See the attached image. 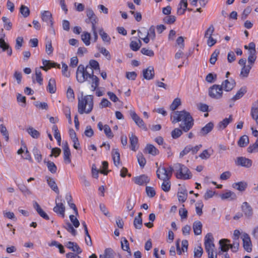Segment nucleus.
Wrapping results in <instances>:
<instances>
[{"instance_id": "f257e3e1", "label": "nucleus", "mask_w": 258, "mask_h": 258, "mask_svg": "<svg viewBox=\"0 0 258 258\" xmlns=\"http://www.w3.org/2000/svg\"><path fill=\"white\" fill-rule=\"evenodd\" d=\"M172 123L181 121L180 127L184 132H188L194 125V119L190 113L185 111H176L171 115Z\"/></svg>"}, {"instance_id": "f03ea898", "label": "nucleus", "mask_w": 258, "mask_h": 258, "mask_svg": "<svg viewBox=\"0 0 258 258\" xmlns=\"http://www.w3.org/2000/svg\"><path fill=\"white\" fill-rule=\"evenodd\" d=\"M93 96L83 95L78 97V111L80 114L90 113L93 108Z\"/></svg>"}, {"instance_id": "7ed1b4c3", "label": "nucleus", "mask_w": 258, "mask_h": 258, "mask_svg": "<svg viewBox=\"0 0 258 258\" xmlns=\"http://www.w3.org/2000/svg\"><path fill=\"white\" fill-rule=\"evenodd\" d=\"M204 245L208 258H217V252L215 251V246L214 238L211 233H208L205 237Z\"/></svg>"}, {"instance_id": "20e7f679", "label": "nucleus", "mask_w": 258, "mask_h": 258, "mask_svg": "<svg viewBox=\"0 0 258 258\" xmlns=\"http://www.w3.org/2000/svg\"><path fill=\"white\" fill-rule=\"evenodd\" d=\"M175 174L178 179L187 180L190 179L192 174L184 165L177 163L174 164Z\"/></svg>"}, {"instance_id": "39448f33", "label": "nucleus", "mask_w": 258, "mask_h": 258, "mask_svg": "<svg viewBox=\"0 0 258 258\" xmlns=\"http://www.w3.org/2000/svg\"><path fill=\"white\" fill-rule=\"evenodd\" d=\"M88 69H89V66H86L85 68L82 64L78 66L76 72V78L79 83H82L87 81L90 77V75L94 74L93 70L89 71Z\"/></svg>"}, {"instance_id": "423d86ee", "label": "nucleus", "mask_w": 258, "mask_h": 258, "mask_svg": "<svg viewBox=\"0 0 258 258\" xmlns=\"http://www.w3.org/2000/svg\"><path fill=\"white\" fill-rule=\"evenodd\" d=\"M209 96L215 99H220L222 97L223 88L219 85H213L209 89Z\"/></svg>"}, {"instance_id": "0eeeda50", "label": "nucleus", "mask_w": 258, "mask_h": 258, "mask_svg": "<svg viewBox=\"0 0 258 258\" xmlns=\"http://www.w3.org/2000/svg\"><path fill=\"white\" fill-rule=\"evenodd\" d=\"M214 30L215 28L214 26L213 25H211L205 33L204 37L207 39V43L210 47L213 46L217 42V40L212 37V35Z\"/></svg>"}, {"instance_id": "6e6552de", "label": "nucleus", "mask_w": 258, "mask_h": 258, "mask_svg": "<svg viewBox=\"0 0 258 258\" xmlns=\"http://www.w3.org/2000/svg\"><path fill=\"white\" fill-rule=\"evenodd\" d=\"M130 115L137 125L145 131L147 130V126L143 120L138 116L134 110H131L130 111Z\"/></svg>"}, {"instance_id": "1a4fd4ad", "label": "nucleus", "mask_w": 258, "mask_h": 258, "mask_svg": "<svg viewBox=\"0 0 258 258\" xmlns=\"http://www.w3.org/2000/svg\"><path fill=\"white\" fill-rule=\"evenodd\" d=\"M156 174L158 178L162 180L171 178V174L168 173L166 168L164 166L159 167L156 171Z\"/></svg>"}, {"instance_id": "9d476101", "label": "nucleus", "mask_w": 258, "mask_h": 258, "mask_svg": "<svg viewBox=\"0 0 258 258\" xmlns=\"http://www.w3.org/2000/svg\"><path fill=\"white\" fill-rule=\"evenodd\" d=\"M241 210L247 218L250 219L252 217L253 214V209L247 202H244L242 203Z\"/></svg>"}, {"instance_id": "9b49d317", "label": "nucleus", "mask_w": 258, "mask_h": 258, "mask_svg": "<svg viewBox=\"0 0 258 258\" xmlns=\"http://www.w3.org/2000/svg\"><path fill=\"white\" fill-rule=\"evenodd\" d=\"M243 246L244 249L248 252L252 251V243L249 235L244 233L242 236Z\"/></svg>"}, {"instance_id": "f8f14e48", "label": "nucleus", "mask_w": 258, "mask_h": 258, "mask_svg": "<svg viewBox=\"0 0 258 258\" xmlns=\"http://www.w3.org/2000/svg\"><path fill=\"white\" fill-rule=\"evenodd\" d=\"M235 163L237 165L245 168H249L252 165V161L251 159L245 157H239L237 158Z\"/></svg>"}, {"instance_id": "ddd939ff", "label": "nucleus", "mask_w": 258, "mask_h": 258, "mask_svg": "<svg viewBox=\"0 0 258 258\" xmlns=\"http://www.w3.org/2000/svg\"><path fill=\"white\" fill-rule=\"evenodd\" d=\"M41 18L42 20L46 23L47 25L52 27L53 25L52 18L51 13L48 11H43L41 12Z\"/></svg>"}, {"instance_id": "4468645a", "label": "nucleus", "mask_w": 258, "mask_h": 258, "mask_svg": "<svg viewBox=\"0 0 258 258\" xmlns=\"http://www.w3.org/2000/svg\"><path fill=\"white\" fill-rule=\"evenodd\" d=\"M230 242V240L227 239H222L219 241L220 251L218 252L219 254H222L221 252H227L230 248L231 244Z\"/></svg>"}, {"instance_id": "2eb2a0df", "label": "nucleus", "mask_w": 258, "mask_h": 258, "mask_svg": "<svg viewBox=\"0 0 258 258\" xmlns=\"http://www.w3.org/2000/svg\"><path fill=\"white\" fill-rule=\"evenodd\" d=\"M63 151L64 161L66 164H70L71 162V152L67 142L63 144Z\"/></svg>"}, {"instance_id": "dca6fc26", "label": "nucleus", "mask_w": 258, "mask_h": 258, "mask_svg": "<svg viewBox=\"0 0 258 258\" xmlns=\"http://www.w3.org/2000/svg\"><path fill=\"white\" fill-rule=\"evenodd\" d=\"M65 206L61 203H57V200H55V206L53 208V211L57 214H59L62 218L64 217Z\"/></svg>"}, {"instance_id": "f3484780", "label": "nucleus", "mask_w": 258, "mask_h": 258, "mask_svg": "<svg viewBox=\"0 0 258 258\" xmlns=\"http://www.w3.org/2000/svg\"><path fill=\"white\" fill-rule=\"evenodd\" d=\"M43 66H41L40 68L47 71L48 69H50L51 68H54L57 67L58 68H60V64H57L55 62H53L50 60H47L45 59L42 60Z\"/></svg>"}, {"instance_id": "a211bd4d", "label": "nucleus", "mask_w": 258, "mask_h": 258, "mask_svg": "<svg viewBox=\"0 0 258 258\" xmlns=\"http://www.w3.org/2000/svg\"><path fill=\"white\" fill-rule=\"evenodd\" d=\"M235 83L234 80L231 79L230 80H226L222 84L221 87L223 89L226 91H231L235 86Z\"/></svg>"}, {"instance_id": "6ab92c4d", "label": "nucleus", "mask_w": 258, "mask_h": 258, "mask_svg": "<svg viewBox=\"0 0 258 258\" xmlns=\"http://www.w3.org/2000/svg\"><path fill=\"white\" fill-rule=\"evenodd\" d=\"M133 180L136 184L140 185H142L148 183L150 181V179L148 177L144 174L139 176H136L133 178Z\"/></svg>"}, {"instance_id": "aec40b11", "label": "nucleus", "mask_w": 258, "mask_h": 258, "mask_svg": "<svg viewBox=\"0 0 258 258\" xmlns=\"http://www.w3.org/2000/svg\"><path fill=\"white\" fill-rule=\"evenodd\" d=\"M232 120L233 118L232 115H230L228 118H224L218 124L217 126L218 130L219 131L224 130Z\"/></svg>"}, {"instance_id": "412c9836", "label": "nucleus", "mask_w": 258, "mask_h": 258, "mask_svg": "<svg viewBox=\"0 0 258 258\" xmlns=\"http://www.w3.org/2000/svg\"><path fill=\"white\" fill-rule=\"evenodd\" d=\"M144 78L146 80H151L154 77V70L153 67H149L143 71Z\"/></svg>"}, {"instance_id": "4be33fe9", "label": "nucleus", "mask_w": 258, "mask_h": 258, "mask_svg": "<svg viewBox=\"0 0 258 258\" xmlns=\"http://www.w3.org/2000/svg\"><path fill=\"white\" fill-rule=\"evenodd\" d=\"M130 143V148L133 151H136L137 149V144L138 143V138L133 133L129 134L128 135Z\"/></svg>"}, {"instance_id": "5701e85b", "label": "nucleus", "mask_w": 258, "mask_h": 258, "mask_svg": "<svg viewBox=\"0 0 258 258\" xmlns=\"http://www.w3.org/2000/svg\"><path fill=\"white\" fill-rule=\"evenodd\" d=\"M188 241L187 240H183L182 241V248H180L179 241L177 240L176 242V250L178 254H181L182 252L186 251L188 248Z\"/></svg>"}, {"instance_id": "b1692460", "label": "nucleus", "mask_w": 258, "mask_h": 258, "mask_svg": "<svg viewBox=\"0 0 258 258\" xmlns=\"http://www.w3.org/2000/svg\"><path fill=\"white\" fill-rule=\"evenodd\" d=\"M214 124L212 122L208 123L205 126L202 127L199 132V135L204 136L209 133L213 128Z\"/></svg>"}, {"instance_id": "393cba45", "label": "nucleus", "mask_w": 258, "mask_h": 258, "mask_svg": "<svg viewBox=\"0 0 258 258\" xmlns=\"http://www.w3.org/2000/svg\"><path fill=\"white\" fill-rule=\"evenodd\" d=\"M187 6V0H181L177 10V13L179 15L183 14Z\"/></svg>"}, {"instance_id": "a878e982", "label": "nucleus", "mask_w": 258, "mask_h": 258, "mask_svg": "<svg viewBox=\"0 0 258 258\" xmlns=\"http://www.w3.org/2000/svg\"><path fill=\"white\" fill-rule=\"evenodd\" d=\"M47 184L49 186V187L51 188L52 190H53L54 191H55L56 193L58 194L59 193V189L58 188L55 183V181L54 179L52 178H51L49 176H46L45 177Z\"/></svg>"}, {"instance_id": "bb28decb", "label": "nucleus", "mask_w": 258, "mask_h": 258, "mask_svg": "<svg viewBox=\"0 0 258 258\" xmlns=\"http://www.w3.org/2000/svg\"><path fill=\"white\" fill-rule=\"evenodd\" d=\"M203 225L200 221H196L194 222L192 228L195 235H199L202 233Z\"/></svg>"}, {"instance_id": "cd10ccee", "label": "nucleus", "mask_w": 258, "mask_h": 258, "mask_svg": "<svg viewBox=\"0 0 258 258\" xmlns=\"http://www.w3.org/2000/svg\"><path fill=\"white\" fill-rule=\"evenodd\" d=\"M112 157L114 164L118 166L120 164V154L117 149H114L112 151Z\"/></svg>"}, {"instance_id": "c85d7f7f", "label": "nucleus", "mask_w": 258, "mask_h": 258, "mask_svg": "<svg viewBox=\"0 0 258 258\" xmlns=\"http://www.w3.org/2000/svg\"><path fill=\"white\" fill-rule=\"evenodd\" d=\"M47 91L51 94L55 93L56 90L55 80L51 78L48 82V85L47 86Z\"/></svg>"}, {"instance_id": "c756f323", "label": "nucleus", "mask_w": 258, "mask_h": 258, "mask_svg": "<svg viewBox=\"0 0 258 258\" xmlns=\"http://www.w3.org/2000/svg\"><path fill=\"white\" fill-rule=\"evenodd\" d=\"M247 186V183L245 181H240L234 183L232 187L240 191H244Z\"/></svg>"}, {"instance_id": "7c9ffc66", "label": "nucleus", "mask_w": 258, "mask_h": 258, "mask_svg": "<svg viewBox=\"0 0 258 258\" xmlns=\"http://www.w3.org/2000/svg\"><path fill=\"white\" fill-rule=\"evenodd\" d=\"M221 198L222 200L228 199L229 200H235L237 198L236 195L233 191H227L221 195Z\"/></svg>"}, {"instance_id": "2f4dec72", "label": "nucleus", "mask_w": 258, "mask_h": 258, "mask_svg": "<svg viewBox=\"0 0 258 258\" xmlns=\"http://www.w3.org/2000/svg\"><path fill=\"white\" fill-rule=\"evenodd\" d=\"M115 252L110 248H106L104 253L103 254L100 255V258H114L115 256Z\"/></svg>"}, {"instance_id": "473e14b6", "label": "nucleus", "mask_w": 258, "mask_h": 258, "mask_svg": "<svg viewBox=\"0 0 258 258\" xmlns=\"http://www.w3.org/2000/svg\"><path fill=\"white\" fill-rule=\"evenodd\" d=\"M252 67V66L249 64L243 66L240 72V76L241 78H247L248 76Z\"/></svg>"}, {"instance_id": "72a5a7b5", "label": "nucleus", "mask_w": 258, "mask_h": 258, "mask_svg": "<svg viewBox=\"0 0 258 258\" xmlns=\"http://www.w3.org/2000/svg\"><path fill=\"white\" fill-rule=\"evenodd\" d=\"M177 196L179 202H184L187 197V192L186 189L181 188L178 192Z\"/></svg>"}, {"instance_id": "f704fd0d", "label": "nucleus", "mask_w": 258, "mask_h": 258, "mask_svg": "<svg viewBox=\"0 0 258 258\" xmlns=\"http://www.w3.org/2000/svg\"><path fill=\"white\" fill-rule=\"evenodd\" d=\"M248 54L249 55L247 59L248 63V64L252 66L256 58V50H253L252 51H249Z\"/></svg>"}, {"instance_id": "c9c22d12", "label": "nucleus", "mask_w": 258, "mask_h": 258, "mask_svg": "<svg viewBox=\"0 0 258 258\" xmlns=\"http://www.w3.org/2000/svg\"><path fill=\"white\" fill-rule=\"evenodd\" d=\"M90 76L89 79H91V87L92 90L94 91L99 86V79L96 76L94 75V74H92Z\"/></svg>"}, {"instance_id": "e433bc0d", "label": "nucleus", "mask_w": 258, "mask_h": 258, "mask_svg": "<svg viewBox=\"0 0 258 258\" xmlns=\"http://www.w3.org/2000/svg\"><path fill=\"white\" fill-rule=\"evenodd\" d=\"M146 151L153 156L158 155L159 153V150L152 145H148L146 148Z\"/></svg>"}, {"instance_id": "4c0bfd02", "label": "nucleus", "mask_w": 258, "mask_h": 258, "mask_svg": "<svg viewBox=\"0 0 258 258\" xmlns=\"http://www.w3.org/2000/svg\"><path fill=\"white\" fill-rule=\"evenodd\" d=\"M91 35L87 32H83L81 35V39L86 46L90 44Z\"/></svg>"}, {"instance_id": "58836bf2", "label": "nucleus", "mask_w": 258, "mask_h": 258, "mask_svg": "<svg viewBox=\"0 0 258 258\" xmlns=\"http://www.w3.org/2000/svg\"><path fill=\"white\" fill-rule=\"evenodd\" d=\"M98 32L101 37L102 40L104 42L109 43L111 40L110 37L109 35L103 31V29L101 27L99 29Z\"/></svg>"}, {"instance_id": "ea45409f", "label": "nucleus", "mask_w": 258, "mask_h": 258, "mask_svg": "<svg viewBox=\"0 0 258 258\" xmlns=\"http://www.w3.org/2000/svg\"><path fill=\"white\" fill-rule=\"evenodd\" d=\"M249 142L248 136L244 135L241 137L238 141V145L240 147H245Z\"/></svg>"}, {"instance_id": "a19ab883", "label": "nucleus", "mask_w": 258, "mask_h": 258, "mask_svg": "<svg viewBox=\"0 0 258 258\" xmlns=\"http://www.w3.org/2000/svg\"><path fill=\"white\" fill-rule=\"evenodd\" d=\"M87 66H89V69L88 70L89 71L91 70H99L100 67L99 63L97 61L94 60V59H91L89 61V64Z\"/></svg>"}, {"instance_id": "79ce46f5", "label": "nucleus", "mask_w": 258, "mask_h": 258, "mask_svg": "<svg viewBox=\"0 0 258 258\" xmlns=\"http://www.w3.org/2000/svg\"><path fill=\"white\" fill-rule=\"evenodd\" d=\"M247 151L249 153L258 152V137L255 143L247 148Z\"/></svg>"}, {"instance_id": "37998d69", "label": "nucleus", "mask_w": 258, "mask_h": 258, "mask_svg": "<svg viewBox=\"0 0 258 258\" xmlns=\"http://www.w3.org/2000/svg\"><path fill=\"white\" fill-rule=\"evenodd\" d=\"M170 179L163 180V182L161 185L162 189L165 192H168L171 187Z\"/></svg>"}, {"instance_id": "c03bdc74", "label": "nucleus", "mask_w": 258, "mask_h": 258, "mask_svg": "<svg viewBox=\"0 0 258 258\" xmlns=\"http://www.w3.org/2000/svg\"><path fill=\"white\" fill-rule=\"evenodd\" d=\"M246 90L245 89L241 88L240 89L236 94L232 98L231 100L235 101L241 98L245 93Z\"/></svg>"}, {"instance_id": "a18cd8bd", "label": "nucleus", "mask_w": 258, "mask_h": 258, "mask_svg": "<svg viewBox=\"0 0 258 258\" xmlns=\"http://www.w3.org/2000/svg\"><path fill=\"white\" fill-rule=\"evenodd\" d=\"M63 227L69 232L71 233L73 236H76L77 235V231L74 228L72 225L69 222H67Z\"/></svg>"}, {"instance_id": "49530a36", "label": "nucleus", "mask_w": 258, "mask_h": 258, "mask_svg": "<svg viewBox=\"0 0 258 258\" xmlns=\"http://www.w3.org/2000/svg\"><path fill=\"white\" fill-rule=\"evenodd\" d=\"M48 170L52 173H55L57 171V167L55 164L51 161L45 162Z\"/></svg>"}, {"instance_id": "de8ad7c7", "label": "nucleus", "mask_w": 258, "mask_h": 258, "mask_svg": "<svg viewBox=\"0 0 258 258\" xmlns=\"http://www.w3.org/2000/svg\"><path fill=\"white\" fill-rule=\"evenodd\" d=\"M141 44H142L141 41L140 40H139V42H137V41H131L130 46L131 49L132 50L136 51L138 50L139 49V48L141 47Z\"/></svg>"}, {"instance_id": "09e8293b", "label": "nucleus", "mask_w": 258, "mask_h": 258, "mask_svg": "<svg viewBox=\"0 0 258 258\" xmlns=\"http://www.w3.org/2000/svg\"><path fill=\"white\" fill-rule=\"evenodd\" d=\"M138 163L141 167H144L146 163V160L141 153H139L137 156Z\"/></svg>"}, {"instance_id": "8fccbe9b", "label": "nucleus", "mask_w": 258, "mask_h": 258, "mask_svg": "<svg viewBox=\"0 0 258 258\" xmlns=\"http://www.w3.org/2000/svg\"><path fill=\"white\" fill-rule=\"evenodd\" d=\"M28 134L33 138L37 139L40 136V133L33 127H29L27 129Z\"/></svg>"}, {"instance_id": "3c124183", "label": "nucleus", "mask_w": 258, "mask_h": 258, "mask_svg": "<svg viewBox=\"0 0 258 258\" xmlns=\"http://www.w3.org/2000/svg\"><path fill=\"white\" fill-rule=\"evenodd\" d=\"M0 132L4 137L5 140L8 141L9 140V133L6 127L3 124L0 125Z\"/></svg>"}, {"instance_id": "603ef678", "label": "nucleus", "mask_w": 258, "mask_h": 258, "mask_svg": "<svg viewBox=\"0 0 258 258\" xmlns=\"http://www.w3.org/2000/svg\"><path fill=\"white\" fill-rule=\"evenodd\" d=\"M35 76L36 82L39 83L40 85H41L43 82V78L42 77V74L40 69H35Z\"/></svg>"}, {"instance_id": "864d4df0", "label": "nucleus", "mask_w": 258, "mask_h": 258, "mask_svg": "<svg viewBox=\"0 0 258 258\" xmlns=\"http://www.w3.org/2000/svg\"><path fill=\"white\" fill-rule=\"evenodd\" d=\"M220 53V50L218 49H216L213 53L211 55V57L210 58V62L212 64H214L216 62V61L217 60V57L218 55Z\"/></svg>"}, {"instance_id": "5fc2aeb1", "label": "nucleus", "mask_w": 258, "mask_h": 258, "mask_svg": "<svg viewBox=\"0 0 258 258\" xmlns=\"http://www.w3.org/2000/svg\"><path fill=\"white\" fill-rule=\"evenodd\" d=\"M121 248L123 250L127 251L131 255V251L129 247V243L128 241L124 238L123 240L121 241Z\"/></svg>"}, {"instance_id": "6e6d98bb", "label": "nucleus", "mask_w": 258, "mask_h": 258, "mask_svg": "<svg viewBox=\"0 0 258 258\" xmlns=\"http://www.w3.org/2000/svg\"><path fill=\"white\" fill-rule=\"evenodd\" d=\"M33 153L36 161L38 162H40L42 158L40 151L37 148L34 147L33 150Z\"/></svg>"}, {"instance_id": "4d7b16f0", "label": "nucleus", "mask_w": 258, "mask_h": 258, "mask_svg": "<svg viewBox=\"0 0 258 258\" xmlns=\"http://www.w3.org/2000/svg\"><path fill=\"white\" fill-rule=\"evenodd\" d=\"M20 12L25 18L28 17L30 15V10L29 8L24 5L21 6L20 9Z\"/></svg>"}, {"instance_id": "13d9d810", "label": "nucleus", "mask_w": 258, "mask_h": 258, "mask_svg": "<svg viewBox=\"0 0 258 258\" xmlns=\"http://www.w3.org/2000/svg\"><path fill=\"white\" fill-rule=\"evenodd\" d=\"M204 205L202 201H198L196 204V211L198 215L201 216L203 214L202 209Z\"/></svg>"}, {"instance_id": "bf43d9fd", "label": "nucleus", "mask_w": 258, "mask_h": 258, "mask_svg": "<svg viewBox=\"0 0 258 258\" xmlns=\"http://www.w3.org/2000/svg\"><path fill=\"white\" fill-rule=\"evenodd\" d=\"M181 104V101L179 98H175L170 106L171 110L174 111Z\"/></svg>"}, {"instance_id": "052dcab7", "label": "nucleus", "mask_w": 258, "mask_h": 258, "mask_svg": "<svg viewBox=\"0 0 258 258\" xmlns=\"http://www.w3.org/2000/svg\"><path fill=\"white\" fill-rule=\"evenodd\" d=\"M203 249L201 245L198 246L194 250V256L200 258L202 256Z\"/></svg>"}, {"instance_id": "680f3d73", "label": "nucleus", "mask_w": 258, "mask_h": 258, "mask_svg": "<svg viewBox=\"0 0 258 258\" xmlns=\"http://www.w3.org/2000/svg\"><path fill=\"white\" fill-rule=\"evenodd\" d=\"M67 97L69 101L72 102L75 99V94L73 90L71 87L68 88Z\"/></svg>"}, {"instance_id": "e2e57ef3", "label": "nucleus", "mask_w": 258, "mask_h": 258, "mask_svg": "<svg viewBox=\"0 0 258 258\" xmlns=\"http://www.w3.org/2000/svg\"><path fill=\"white\" fill-rule=\"evenodd\" d=\"M134 225L136 229H141L143 226L142 219H140V218H135Z\"/></svg>"}, {"instance_id": "0e129e2a", "label": "nucleus", "mask_w": 258, "mask_h": 258, "mask_svg": "<svg viewBox=\"0 0 258 258\" xmlns=\"http://www.w3.org/2000/svg\"><path fill=\"white\" fill-rule=\"evenodd\" d=\"M104 132L106 136L108 138H112L113 137V135L112 133L111 130L109 126L107 124H105L104 125Z\"/></svg>"}, {"instance_id": "69168bd1", "label": "nucleus", "mask_w": 258, "mask_h": 258, "mask_svg": "<svg viewBox=\"0 0 258 258\" xmlns=\"http://www.w3.org/2000/svg\"><path fill=\"white\" fill-rule=\"evenodd\" d=\"M163 21L166 24H171L176 21V17L172 15L166 16L164 18Z\"/></svg>"}, {"instance_id": "338daca9", "label": "nucleus", "mask_w": 258, "mask_h": 258, "mask_svg": "<svg viewBox=\"0 0 258 258\" xmlns=\"http://www.w3.org/2000/svg\"><path fill=\"white\" fill-rule=\"evenodd\" d=\"M141 52L144 55H146L150 57H152L154 55V51L152 50L149 49L148 48H142L141 50Z\"/></svg>"}, {"instance_id": "774afa93", "label": "nucleus", "mask_w": 258, "mask_h": 258, "mask_svg": "<svg viewBox=\"0 0 258 258\" xmlns=\"http://www.w3.org/2000/svg\"><path fill=\"white\" fill-rule=\"evenodd\" d=\"M182 134V131L179 128H176L171 132V136L173 139L179 138Z\"/></svg>"}]
</instances>
